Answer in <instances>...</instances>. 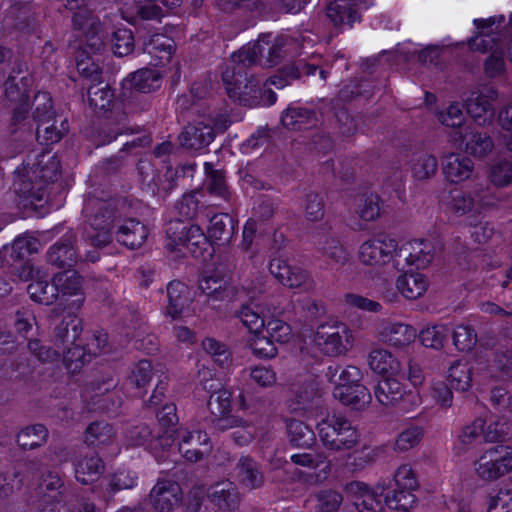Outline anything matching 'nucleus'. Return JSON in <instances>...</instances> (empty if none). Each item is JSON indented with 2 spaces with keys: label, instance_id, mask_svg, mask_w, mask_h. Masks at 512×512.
I'll return each mask as SVG.
<instances>
[{
  "label": "nucleus",
  "instance_id": "obj_43",
  "mask_svg": "<svg viewBox=\"0 0 512 512\" xmlns=\"http://www.w3.org/2000/svg\"><path fill=\"white\" fill-rule=\"evenodd\" d=\"M326 377L335 387L343 388L359 383L362 373L356 366L348 365L342 367L340 365H330L327 368Z\"/></svg>",
  "mask_w": 512,
  "mask_h": 512
},
{
  "label": "nucleus",
  "instance_id": "obj_58",
  "mask_svg": "<svg viewBox=\"0 0 512 512\" xmlns=\"http://www.w3.org/2000/svg\"><path fill=\"white\" fill-rule=\"evenodd\" d=\"M71 345L72 347L69 348L63 347L61 353L63 354V360L66 368L71 372H76L92 359L85 346L82 347L76 343Z\"/></svg>",
  "mask_w": 512,
  "mask_h": 512
},
{
  "label": "nucleus",
  "instance_id": "obj_41",
  "mask_svg": "<svg viewBox=\"0 0 512 512\" xmlns=\"http://www.w3.org/2000/svg\"><path fill=\"white\" fill-rule=\"evenodd\" d=\"M100 53L94 54L90 48H86V44L80 46L75 55L76 68L80 75L93 81H99L100 67L98 64V56Z\"/></svg>",
  "mask_w": 512,
  "mask_h": 512
},
{
  "label": "nucleus",
  "instance_id": "obj_26",
  "mask_svg": "<svg viewBox=\"0 0 512 512\" xmlns=\"http://www.w3.org/2000/svg\"><path fill=\"white\" fill-rule=\"evenodd\" d=\"M377 333L382 342L394 347L407 346L417 336V332L412 326L388 320H383L378 324Z\"/></svg>",
  "mask_w": 512,
  "mask_h": 512
},
{
  "label": "nucleus",
  "instance_id": "obj_56",
  "mask_svg": "<svg viewBox=\"0 0 512 512\" xmlns=\"http://www.w3.org/2000/svg\"><path fill=\"white\" fill-rule=\"evenodd\" d=\"M113 98V91L108 86L92 85L88 89L89 105L97 112L109 110Z\"/></svg>",
  "mask_w": 512,
  "mask_h": 512
},
{
  "label": "nucleus",
  "instance_id": "obj_17",
  "mask_svg": "<svg viewBox=\"0 0 512 512\" xmlns=\"http://www.w3.org/2000/svg\"><path fill=\"white\" fill-rule=\"evenodd\" d=\"M177 439L180 453L190 462L200 461L210 452V439L207 433L200 429H179Z\"/></svg>",
  "mask_w": 512,
  "mask_h": 512
},
{
  "label": "nucleus",
  "instance_id": "obj_31",
  "mask_svg": "<svg viewBox=\"0 0 512 512\" xmlns=\"http://www.w3.org/2000/svg\"><path fill=\"white\" fill-rule=\"evenodd\" d=\"M68 311L67 316L55 328V345L63 349L67 345L74 344L82 332V321L74 313Z\"/></svg>",
  "mask_w": 512,
  "mask_h": 512
},
{
  "label": "nucleus",
  "instance_id": "obj_63",
  "mask_svg": "<svg viewBox=\"0 0 512 512\" xmlns=\"http://www.w3.org/2000/svg\"><path fill=\"white\" fill-rule=\"evenodd\" d=\"M302 207L305 218L309 221H320L324 216L325 204L323 198L317 193L306 194Z\"/></svg>",
  "mask_w": 512,
  "mask_h": 512
},
{
  "label": "nucleus",
  "instance_id": "obj_48",
  "mask_svg": "<svg viewBox=\"0 0 512 512\" xmlns=\"http://www.w3.org/2000/svg\"><path fill=\"white\" fill-rule=\"evenodd\" d=\"M64 483L57 473L49 471L42 479L39 489L43 494L41 502L49 504L50 502L60 503L61 495L63 494L62 488Z\"/></svg>",
  "mask_w": 512,
  "mask_h": 512
},
{
  "label": "nucleus",
  "instance_id": "obj_27",
  "mask_svg": "<svg viewBox=\"0 0 512 512\" xmlns=\"http://www.w3.org/2000/svg\"><path fill=\"white\" fill-rule=\"evenodd\" d=\"M214 137L213 127L209 123L199 120L185 126L179 136V140L186 149L200 150L208 146Z\"/></svg>",
  "mask_w": 512,
  "mask_h": 512
},
{
  "label": "nucleus",
  "instance_id": "obj_14",
  "mask_svg": "<svg viewBox=\"0 0 512 512\" xmlns=\"http://www.w3.org/2000/svg\"><path fill=\"white\" fill-rule=\"evenodd\" d=\"M72 22L74 29L84 35L86 48H90L94 54L100 53L104 49L105 37L102 25L92 10L86 7L75 11Z\"/></svg>",
  "mask_w": 512,
  "mask_h": 512
},
{
  "label": "nucleus",
  "instance_id": "obj_57",
  "mask_svg": "<svg viewBox=\"0 0 512 512\" xmlns=\"http://www.w3.org/2000/svg\"><path fill=\"white\" fill-rule=\"evenodd\" d=\"M475 475L483 481H495L501 478L499 468L496 467L492 455L488 450L483 452L473 463Z\"/></svg>",
  "mask_w": 512,
  "mask_h": 512
},
{
  "label": "nucleus",
  "instance_id": "obj_47",
  "mask_svg": "<svg viewBox=\"0 0 512 512\" xmlns=\"http://www.w3.org/2000/svg\"><path fill=\"white\" fill-rule=\"evenodd\" d=\"M448 379L460 391H467L472 384V367L466 361H455L449 367Z\"/></svg>",
  "mask_w": 512,
  "mask_h": 512
},
{
  "label": "nucleus",
  "instance_id": "obj_6",
  "mask_svg": "<svg viewBox=\"0 0 512 512\" xmlns=\"http://www.w3.org/2000/svg\"><path fill=\"white\" fill-rule=\"evenodd\" d=\"M166 248L182 252L186 248L195 258L205 259L212 255V244L200 226L182 220H171L166 227Z\"/></svg>",
  "mask_w": 512,
  "mask_h": 512
},
{
  "label": "nucleus",
  "instance_id": "obj_1",
  "mask_svg": "<svg viewBox=\"0 0 512 512\" xmlns=\"http://www.w3.org/2000/svg\"><path fill=\"white\" fill-rule=\"evenodd\" d=\"M126 203L120 199L103 200L96 196H88L83 207L90 230L87 241L96 248H104L112 242V228L119 243L135 249L146 240L148 231L144 224L134 218L126 217Z\"/></svg>",
  "mask_w": 512,
  "mask_h": 512
},
{
  "label": "nucleus",
  "instance_id": "obj_19",
  "mask_svg": "<svg viewBox=\"0 0 512 512\" xmlns=\"http://www.w3.org/2000/svg\"><path fill=\"white\" fill-rule=\"evenodd\" d=\"M445 205L448 211L456 216H474L481 214L483 209L489 205V202L480 192H476L473 196L470 192L453 189L445 200Z\"/></svg>",
  "mask_w": 512,
  "mask_h": 512
},
{
  "label": "nucleus",
  "instance_id": "obj_30",
  "mask_svg": "<svg viewBox=\"0 0 512 512\" xmlns=\"http://www.w3.org/2000/svg\"><path fill=\"white\" fill-rule=\"evenodd\" d=\"M236 221L227 213L214 215L210 219L208 238L219 246H225L231 242L235 234Z\"/></svg>",
  "mask_w": 512,
  "mask_h": 512
},
{
  "label": "nucleus",
  "instance_id": "obj_42",
  "mask_svg": "<svg viewBox=\"0 0 512 512\" xmlns=\"http://www.w3.org/2000/svg\"><path fill=\"white\" fill-rule=\"evenodd\" d=\"M282 124L292 130L305 129L316 122L313 110L302 107H289L281 116Z\"/></svg>",
  "mask_w": 512,
  "mask_h": 512
},
{
  "label": "nucleus",
  "instance_id": "obj_52",
  "mask_svg": "<svg viewBox=\"0 0 512 512\" xmlns=\"http://www.w3.org/2000/svg\"><path fill=\"white\" fill-rule=\"evenodd\" d=\"M292 463L308 467V468H320V474L323 478H326L331 471V461L327 459L323 452L316 454L311 453H297L291 455Z\"/></svg>",
  "mask_w": 512,
  "mask_h": 512
},
{
  "label": "nucleus",
  "instance_id": "obj_34",
  "mask_svg": "<svg viewBox=\"0 0 512 512\" xmlns=\"http://www.w3.org/2000/svg\"><path fill=\"white\" fill-rule=\"evenodd\" d=\"M333 396L342 404L356 409L364 408L371 401L368 389L359 383L343 388L334 387Z\"/></svg>",
  "mask_w": 512,
  "mask_h": 512
},
{
  "label": "nucleus",
  "instance_id": "obj_61",
  "mask_svg": "<svg viewBox=\"0 0 512 512\" xmlns=\"http://www.w3.org/2000/svg\"><path fill=\"white\" fill-rule=\"evenodd\" d=\"M33 118L39 123L50 122L54 112L52 110V99L47 92H38L33 100Z\"/></svg>",
  "mask_w": 512,
  "mask_h": 512
},
{
  "label": "nucleus",
  "instance_id": "obj_18",
  "mask_svg": "<svg viewBox=\"0 0 512 512\" xmlns=\"http://www.w3.org/2000/svg\"><path fill=\"white\" fill-rule=\"evenodd\" d=\"M503 22V16L490 17L488 19H475L474 25L478 32L469 39L468 44L470 49L485 53L488 50L493 51L498 48V41L500 39L499 29Z\"/></svg>",
  "mask_w": 512,
  "mask_h": 512
},
{
  "label": "nucleus",
  "instance_id": "obj_21",
  "mask_svg": "<svg viewBox=\"0 0 512 512\" xmlns=\"http://www.w3.org/2000/svg\"><path fill=\"white\" fill-rule=\"evenodd\" d=\"M149 499L156 510L170 512L181 502V487L175 481H158L150 491Z\"/></svg>",
  "mask_w": 512,
  "mask_h": 512
},
{
  "label": "nucleus",
  "instance_id": "obj_12",
  "mask_svg": "<svg viewBox=\"0 0 512 512\" xmlns=\"http://www.w3.org/2000/svg\"><path fill=\"white\" fill-rule=\"evenodd\" d=\"M386 489L384 484H377L370 488L360 481H353L347 485L348 493L354 499V505L359 512H402L389 510L386 503L383 504V493Z\"/></svg>",
  "mask_w": 512,
  "mask_h": 512
},
{
  "label": "nucleus",
  "instance_id": "obj_45",
  "mask_svg": "<svg viewBox=\"0 0 512 512\" xmlns=\"http://www.w3.org/2000/svg\"><path fill=\"white\" fill-rule=\"evenodd\" d=\"M411 172L416 180H427L433 177L438 168L435 156L426 152H417L413 155L410 164Z\"/></svg>",
  "mask_w": 512,
  "mask_h": 512
},
{
  "label": "nucleus",
  "instance_id": "obj_39",
  "mask_svg": "<svg viewBox=\"0 0 512 512\" xmlns=\"http://www.w3.org/2000/svg\"><path fill=\"white\" fill-rule=\"evenodd\" d=\"M487 179L496 188L512 184V160L505 157L495 158L487 167Z\"/></svg>",
  "mask_w": 512,
  "mask_h": 512
},
{
  "label": "nucleus",
  "instance_id": "obj_28",
  "mask_svg": "<svg viewBox=\"0 0 512 512\" xmlns=\"http://www.w3.org/2000/svg\"><path fill=\"white\" fill-rule=\"evenodd\" d=\"M236 478L247 490L259 489L264 485L265 478L260 465L249 456H242L236 464Z\"/></svg>",
  "mask_w": 512,
  "mask_h": 512
},
{
  "label": "nucleus",
  "instance_id": "obj_13",
  "mask_svg": "<svg viewBox=\"0 0 512 512\" xmlns=\"http://www.w3.org/2000/svg\"><path fill=\"white\" fill-rule=\"evenodd\" d=\"M498 98V91L494 87H484L473 91L465 99V108L468 115L479 126L490 125L495 117L493 103Z\"/></svg>",
  "mask_w": 512,
  "mask_h": 512
},
{
  "label": "nucleus",
  "instance_id": "obj_5",
  "mask_svg": "<svg viewBox=\"0 0 512 512\" xmlns=\"http://www.w3.org/2000/svg\"><path fill=\"white\" fill-rule=\"evenodd\" d=\"M318 436L324 448L340 452L354 448L360 433L343 414L329 413L317 424Z\"/></svg>",
  "mask_w": 512,
  "mask_h": 512
},
{
  "label": "nucleus",
  "instance_id": "obj_32",
  "mask_svg": "<svg viewBox=\"0 0 512 512\" xmlns=\"http://www.w3.org/2000/svg\"><path fill=\"white\" fill-rule=\"evenodd\" d=\"M367 361L370 369L377 374L395 376L401 371L400 361L386 349H373Z\"/></svg>",
  "mask_w": 512,
  "mask_h": 512
},
{
  "label": "nucleus",
  "instance_id": "obj_3",
  "mask_svg": "<svg viewBox=\"0 0 512 512\" xmlns=\"http://www.w3.org/2000/svg\"><path fill=\"white\" fill-rule=\"evenodd\" d=\"M285 45L286 43L283 38H275L272 42L269 36H262L257 42L243 46L231 55L230 61L222 72L223 82L234 83L236 70L240 77L246 75V69L259 63L260 57L264 55V52L267 53L265 56L266 65L274 66L278 64L285 53Z\"/></svg>",
  "mask_w": 512,
  "mask_h": 512
},
{
  "label": "nucleus",
  "instance_id": "obj_23",
  "mask_svg": "<svg viewBox=\"0 0 512 512\" xmlns=\"http://www.w3.org/2000/svg\"><path fill=\"white\" fill-rule=\"evenodd\" d=\"M270 273L283 285L290 288H298L311 284L309 273L300 266H292L286 260L278 257L270 261Z\"/></svg>",
  "mask_w": 512,
  "mask_h": 512
},
{
  "label": "nucleus",
  "instance_id": "obj_10",
  "mask_svg": "<svg viewBox=\"0 0 512 512\" xmlns=\"http://www.w3.org/2000/svg\"><path fill=\"white\" fill-rule=\"evenodd\" d=\"M56 300L64 310L76 311L84 302L83 278L74 270H67L54 275Z\"/></svg>",
  "mask_w": 512,
  "mask_h": 512
},
{
  "label": "nucleus",
  "instance_id": "obj_64",
  "mask_svg": "<svg viewBox=\"0 0 512 512\" xmlns=\"http://www.w3.org/2000/svg\"><path fill=\"white\" fill-rule=\"evenodd\" d=\"M487 450L492 455L496 467L499 468L501 477L512 471V447L500 445Z\"/></svg>",
  "mask_w": 512,
  "mask_h": 512
},
{
  "label": "nucleus",
  "instance_id": "obj_24",
  "mask_svg": "<svg viewBox=\"0 0 512 512\" xmlns=\"http://www.w3.org/2000/svg\"><path fill=\"white\" fill-rule=\"evenodd\" d=\"M30 85L31 77L27 64L21 60L14 63L12 71L7 77L4 72H0V86L3 87L5 96L10 100L20 99Z\"/></svg>",
  "mask_w": 512,
  "mask_h": 512
},
{
  "label": "nucleus",
  "instance_id": "obj_49",
  "mask_svg": "<svg viewBox=\"0 0 512 512\" xmlns=\"http://www.w3.org/2000/svg\"><path fill=\"white\" fill-rule=\"evenodd\" d=\"M206 189L214 196L220 197L224 200L230 199V191L226 184L225 175L220 170H214L212 164L205 163Z\"/></svg>",
  "mask_w": 512,
  "mask_h": 512
},
{
  "label": "nucleus",
  "instance_id": "obj_54",
  "mask_svg": "<svg viewBox=\"0 0 512 512\" xmlns=\"http://www.w3.org/2000/svg\"><path fill=\"white\" fill-rule=\"evenodd\" d=\"M382 202L378 195H362L357 199L356 213L365 221H373L381 214Z\"/></svg>",
  "mask_w": 512,
  "mask_h": 512
},
{
  "label": "nucleus",
  "instance_id": "obj_46",
  "mask_svg": "<svg viewBox=\"0 0 512 512\" xmlns=\"http://www.w3.org/2000/svg\"><path fill=\"white\" fill-rule=\"evenodd\" d=\"M115 431L104 421H95L85 430V442L90 446H103L113 443Z\"/></svg>",
  "mask_w": 512,
  "mask_h": 512
},
{
  "label": "nucleus",
  "instance_id": "obj_7",
  "mask_svg": "<svg viewBox=\"0 0 512 512\" xmlns=\"http://www.w3.org/2000/svg\"><path fill=\"white\" fill-rule=\"evenodd\" d=\"M399 245L396 239L380 233L365 240L358 248V259L364 266L383 268L391 265L396 270Z\"/></svg>",
  "mask_w": 512,
  "mask_h": 512
},
{
  "label": "nucleus",
  "instance_id": "obj_22",
  "mask_svg": "<svg viewBox=\"0 0 512 512\" xmlns=\"http://www.w3.org/2000/svg\"><path fill=\"white\" fill-rule=\"evenodd\" d=\"M75 242V233H66L48 249L46 253L48 263L57 268L73 267L79 258L74 246Z\"/></svg>",
  "mask_w": 512,
  "mask_h": 512
},
{
  "label": "nucleus",
  "instance_id": "obj_40",
  "mask_svg": "<svg viewBox=\"0 0 512 512\" xmlns=\"http://www.w3.org/2000/svg\"><path fill=\"white\" fill-rule=\"evenodd\" d=\"M404 395L402 384L395 378H385L378 382L374 389V396L384 406H392L398 403Z\"/></svg>",
  "mask_w": 512,
  "mask_h": 512
},
{
  "label": "nucleus",
  "instance_id": "obj_29",
  "mask_svg": "<svg viewBox=\"0 0 512 512\" xmlns=\"http://www.w3.org/2000/svg\"><path fill=\"white\" fill-rule=\"evenodd\" d=\"M75 477L82 484H89L103 473L104 463L93 451L80 455L75 461Z\"/></svg>",
  "mask_w": 512,
  "mask_h": 512
},
{
  "label": "nucleus",
  "instance_id": "obj_53",
  "mask_svg": "<svg viewBox=\"0 0 512 512\" xmlns=\"http://www.w3.org/2000/svg\"><path fill=\"white\" fill-rule=\"evenodd\" d=\"M131 87L141 93H150L160 86V75L152 69H141L131 75Z\"/></svg>",
  "mask_w": 512,
  "mask_h": 512
},
{
  "label": "nucleus",
  "instance_id": "obj_55",
  "mask_svg": "<svg viewBox=\"0 0 512 512\" xmlns=\"http://www.w3.org/2000/svg\"><path fill=\"white\" fill-rule=\"evenodd\" d=\"M322 254L332 267L344 266L349 260V253L346 248L333 238H329L324 242Z\"/></svg>",
  "mask_w": 512,
  "mask_h": 512
},
{
  "label": "nucleus",
  "instance_id": "obj_44",
  "mask_svg": "<svg viewBox=\"0 0 512 512\" xmlns=\"http://www.w3.org/2000/svg\"><path fill=\"white\" fill-rule=\"evenodd\" d=\"M287 433L290 443L296 447L310 448L316 441L312 428L300 420H289L287 422Z\"/></svg>",
  "mask_w": 512,
  "mask_h": 512
},
{
  "label": "nucleus",
  "instance_id": "obj_2",
  "mask_svg": "<svg viewBox=\"0 0 512 512\" xmlns=\"http://www.w3.org/2000/svg\"><path fill=\"white\" fill-rule=\"evenodd\" d=\"M59 172L60 161L55 155L41 154L28 159L14 171L13 192L24 207H36L47 196V185L57 180Z\"/></svg>",
  "mask_w": 512,
  "mask_h": 512
},
{
  "label": "nucleus",
  "instance_id": "obj_37",
  "mask_svg": "<svg viewBox=\"0 0 512 512\" xmlns=\"http://www.w3.org/2000/svg\"><path fill=\"white\" fill-rule=\"evenodd\" d=\"M48 436L46 426L37 423L22 428L16 435V442L22 450H33L43 446Z\"/></svg>",
  "mask_w": 512,
  "mask_h": 512
},
{
  "label": "nucleus",
  "instance_id": "obj_15",
  "mask_svg": "<svg viewBox=\"0 0 512 512\" xmlns=\"http://www.w3.org/2000/svg\"><path fill=\"white\" fill-rule=\"evenodd\" d=\"M434 257V248L428 241L414 240L399 246L396 271H403L415 265L416 268L427 267Z\"/></svg>",
  "mask_w": 512,
  "mask_h": 512
},
{
  "label": "nucleus",
  "instance_id": "obj_9",
  "mask_svg": "<svg viewBox=\"0 0 512 512\" xmlns=\"http://www.w3.org/2000/svg\"><path fill=\"white\" fill-rule=\"evenodd\" d=\"M396 489L391 495L383 500L389 510L410 512L416 504V497L413 494L419 484L415 471L409 464L401 465L394 474Z\"/></svg>",
  "mask_w": 512,
  "mask_h": 512
},
{
  "label": "nucleus",
  "instance_id": "obj_11",
  "mask_svg": "<svg viewBox=\"0 0 512 512\" xmlns=\"http://www.w3.org/2000/svg\"><path fill=\"white\" fill-rule=\"evenodd\" d=\"M245 289L250 303L241 307L238 318L251 333L257 335L265 326V315L261 307L263 303L260 302L259 298L265 292V277H258L257 283L251 282L245 286Z\"/></svg>",
  "mask_w": 512,
  "mask_h": 512
},
{
  "label": "nucleus",
  "instance_id": "obj_8",
  "mask_svg": "<svg viewBox=\"0 0 512 512\" xmlns=\"http://www.w3.org/2000/svg\"><path fill=\"white\" fill-rule=\"evenodd\" d=\"M314 343L327 356L345 355L353 344L352 331L341 322L323 323L317 327Z\"/></svg>",
  "mask_w": 512,
  "mask_h": 512
},
{
  "label": "nucleus",
  "instance_id": "obj_4",
  "mask_svg": "<svg viewBox=\"0 0 512 512\" xmlns=\"http://www.w3.org/2000/svg\"><path fill=\"white\" fill-rule=\"evenodd\" d=\"M244 76L240 77L236 70L233 81L235 83L223 82L228 96L244 105L271 106L277 100L271 86L281 89L287 85L286 79L281 76L270 77L262 84L254 77L246 79Z\"/></svg>",
  "mask_w": 512,
  "mask_h": 512
},
{
  "label": "nucleus",
  "instance_id": "obj_35",
  "mask_svg": "<svg viewBox=\"0 0 512 512\" xmlns=\"http://www.w3.org/2000/svg\"><path fill=\"white\" fill-rule=\"evenodd\" d=\"M465 152L474 158L487 157L494 150V141L486 132L472 130L463 136Z\"/></svg>",
  "mask_w": 512,
  "mask_h": 512
},
{
  "label": "nucleus",
  "instance_id": "obj_51",
  "mask_svg": "<svg viewBox=\"0 0 512 512\" xmlns=\"http://www.w3.org/2000/svg\"><path fill=\"white\" fill-rule=\"evenodd\" d=\"M27 292L34 302L44 305L54 303L56 301L54 278L52 279V285H50L47 281L42 280L40 276L28 285Z\"/></svg>",
  "mask_w": 512,
  "mask_h": 512
},
{
  "label": "nucleus",
  "instance_id": "obj_25",
  "mask_svg": "<svg viewBox=\"0 0 512 512\" xmlns=\"http://www.w3.org/2000/svg\"><path fill=\"white\" fill-rule=\"evenodd\" d=\"M208 500L222 511H234L241 503V494L237 486L223 480L211 485L207 490Z\"/></svg>",
  "mask_w": 512,
  "mask_h": 512
},
{
  "label": "nucleus",
  "instance_id": "obj_16",
  "mask_svg": "<svg viewBox=\"0 0 512 512\" xmlns=\"http://www.w3.org/2000/svg\"><path fill=\"white\" fill-rule=\"evenodd\" d=\"M373 0H330L327 16L337 29L351 28L360 20V10L367 7Z\"/></svg>",
  "mask_w": 512,
  "mask_h": 512
},
{
  "label": "nucleus",
  "instance_id": "obj_33",
  "mask_svg": "<svg viewBox=\"0 0 512 512\" xmlns=\"http://www.w3.org/2000/svg\"><path fill=\"white\" fill-rule=\"evenodd\" d=\"M428 286V279L419 272H406L400 275L396 282L398 291L410 300H415L424 295Z\"/></svg>",
  "mask_w": 512,
  "mask_h": 512
},
{
  "label": "nucleus",
  "instance_id": "obj_59",
  "mask_svg": "<svg viewBox=\"0 0 512 512\" xmlns=\"http://www.w3.org/2000/svg\"><path fill=\"white\" fill-rule=\"evenodd\" d=\"M448 334L447 326L433 325L422 329L419 333V339L425 347L440 349L443 347Z\"/></svg>",
  "mask_w": 512,
  "mask_h": 512
},
{
  "label": "nucleus",
  "instance_id": "obj_20",
  "mask_svg": "<svg viewBox=\"0 0 512 512\" xmlns=\"http://www.w3.org/2000/svg\"><path fill=\"white\" fill-rule=\"evenodd\" d=\"M442 171L449 183L460 184L472 178L475 164L466 155L449 153L442 159Z\"/></svg>",
  "mask_w": 512,
  "mask_h": 512
},
{
  "label": "nucleus",
  "instance_id": "obj_62",
  "mask_svg": "<svg viewBox=\"0 0 512 512\" xmlns=\"http://www.w3.org/2000/svg\"><path fill=\"white\" fill-rule=\"evenodd\" d=\"M202 347L222 368L229 367L231 364V353L224 344L213 338H206L202 342Z\"/></svg>",
  "mask_w": 512,
  "mask_h": 512
},
{
  "label": "nucleus",
  "instance_id": "obj_50",
  "mask_svg": "<svg viewBox=\"0 0 512 512\" xmlns=\"http://www.w3.org/2000/svg\"><path fill=\"white\" fill-rule=\"evenodd\" d=\"M144 51L160 61H168L173 52V40L162 34H154L144 42Z\"/></svg>",
  "mask_w": 512,
  "mask_h": 512
},
{
  "label": "nucleus",
  "instance_id": "obj_36",
  "mask_svg": "<svg viewBox=\"0 0 512 512\" xmlns=\"http://www.w3.org/2000/svg\"><path fill=\"white\" fill-rule=\"evenodd\" d=\"M167 313L172 318L179 317L190 302L189 288L180 281H171L167 286Z\"/></svg>",
  "mask_w": 512,
  "mask_h": 512
},
{
  "label": "nucleus",
  "instance_id": "obj_38",
  "mask_svg": "<svg viewBox=\"0 0 512 512\" xmlns=\"http://www.w3.org/2000/svg\"><path fill=\"white\" fill-rule=\"evenodd\" d=\"M154 376H156L158 380L162 377L167 379V375L161 365L153 367L149 360L143 359L133 366L128 379L136 388H142L145 387Z\"/></svg>",
  "mask_w": 512,
  "mask_h": 512
},
{
  "label": "nucleus",
  "instance_id": "obj_60",
  "mask_svg": "<svg viewBox=\"0 0 512 512\" xmlns=\"http://www.w3.org/2000/svg\"><path fill=\"white\" fill-rule=\"evenodd\" d=\"M232 393L227 389H219L214 392L207 403L210 418L230 413L232 410Z\"/></svg>",
  "mask_w": 512,
  "mask_h": 512
}]
</instances>
